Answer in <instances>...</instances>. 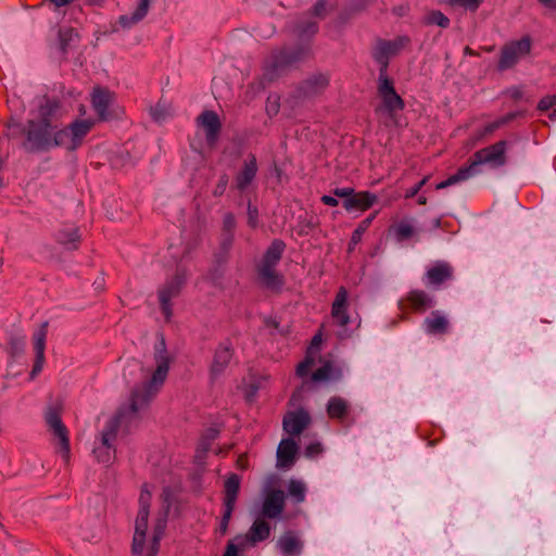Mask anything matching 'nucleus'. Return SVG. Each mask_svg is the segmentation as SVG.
Wrapping results in <instances>:
<instances>
[{"mask_svg": "<svg viewBox=\"0 0 556 556\" xmlns=\"http://www.w3.org/2000/svg\"><path fill=\"white\" fill-rule=\"evenodd\" d=\"M154 361L156 365L155 369L150 371L146 381L131 391L129 407L134 414L149 405L160 392L167 378L172 358L166 350L163 338L154 348Z\"/></svg>", "mask_w": 556, "mask_h": 556, "instance_id": "obj_1", "label": "nucleus"}, {"mask_svg": "<svg viewBox=\"0 0 556 556\" xmlns=\"http://www.w3.org/2000/svg\"><path fill=\"white\" fill-rule=\"evenodd\" d=\"M506 141L501 140L486 148L476 151L468 160L465 166L450 176L447 179L439 182L435 188L438 190L447 188L452 185L465 181L477 173V167L481 164H490L493 167H500L506 163Z\"/></svg>", "mask_w": 556, "mask_h": 556, "instance_id": "obj_2", "label": "nucleus"}, {"mask_svg": "<svg viewBox=\"0 0 556 556\" xmlns=\"http://www.w3.org/2000/svg\"><path fill=\"white\" fill-rule=\"evenodd\" d=\"M377 90L384 111L392 119H395L396 114L404 110L405 102L396 92L393 80L388 76V73H379Z\"/></svg>", "mask_w": 556, "mask_h": 556, "instance_id": "obj_3", "label": "nucleus"}, {"mask_svg": "<svg viewBox=\"0 0 556 556\" xmlns=\"http://www.w3.org/2000/svg\"><path fill=\"white\" fill-rule=\"evenodd\" d=\"M119 429V419L116 417L111 418L103 431L101 432L100 441L93 448L94 457L99 463L110 464L115 459L114 442L117 438Z\"/></svg>", "mask_w": 556, "mask_h": 556, "instance_id": "obj_4", "label": "nucleus"}, {"mask_svg": "<svg viewBox=\"0 0 556 556\" xmlns=\"http://www.w3.org/2000/svg\"><path fill=\"white\" fill-rule=\"evenodd\" d=\"M241 478L237 473L227 476L224 482V511L219 525L222 535L226 534L240 491Z\"/></svg>", "mask_w": 556, "mask_h": 556, "instance_id": "obj_5", "label": "nucleus"}, {"mask_svg": "<svg viewBox=\"0 0 556 556\" xmlns=\"http://www.w3.org/2000/svg\"><path fill=\"white\" fill-rule=\"evenodd\" d=\"M410 39L407 36L396 37L394 40H379L374 50V59L380 64L379 73H388L389 59L407 48Z\"/></svg>", "mask_w": 556, "mask_h": 556, "instance_id": "obj_6", "label": "nucleus"}, {"mask_svg": "<svg viewBox=\"0 0 556 556\" xmlns=\"http://www.w3.org/2000/svg\"><path fill=\"white\" fill-rule=\"evenodd\" d=\"M46 421L54 437L59 439V453L62 455L63 460L68 464L71 458L68 430L63 424L60 413L55 409H50L46 414Z\"/></svg>", "mask_w": 556, "mask_h": 556, "instance_id": "obj_7", "label": "nucleus"}, {"mask_svg": "<svg viewBox=\"0 0 556 556\" xmlns=\"http://www.w3.org/2000/svg\"><path fill=\"white\" fill-rule=\"evenodd\" d=\"M530 50L531 39L528 36L504 45L501 50L498 68L503 71L513 67L522 55L529 54Z\"/></svg>", "mask_w": 556, "mask_h": 556, "instance_id": "obj_8", "label": "nucleus"}, {"mask_svg": "<svg viewBox=\"0 0 556 556\" xmlns=\"http://www.w3.org/2000/svg\"><path fill=\"white\" fill-rule=\"evenodd\" d=\"M349 292L345 287L341 286L334 296V300L331 305V317L334 320L336 325L343 329L340 332L341 338H346L349 334L345 329L350 324V315H349Z\"/></svg>", "mask_w": 556, "mask_h": 556, "instance_id": "obj_9", "label": "nucleus"}, {"mask_svg": "<svg viewBox=\"0 0 556 556\" xmlns=\"http://www.w3.org/2000/svg\"><path fill=\"white\" fill-rule=\"evenodd\" d=\"M432 306V299L422 290H412L400 300L399 308L402 313L401 319L412 313H424Z\"/></svg>", "mask_w": 556, "mask_h": 556, "instance_id": "obj_10", "label": "nucleus"}, {"mask_svg": "<svg viewBox=\"0 0 556 556\" xmlns=\"http://www.w3.org/2000/svg\"><path fill=\"white\" fill-rule=\"evenodd\" d=\"M312 422L309 413L300 407L289 410L282 418V428L291 437L300 435Z\"/></svg>", "mask_w": 556, "mask_h": 556, "instance_id": "obj_11", "label": "nucleus"}, {"mask_svg": "<svg viewBox=\"0 0 556 556\" xmlns=\"http://www.w3.org/2000/svg\"><path fill=\"white\" fill-rule=\"evenodd\" d=\"M197 123L203 128L207 144L214 147L222 130V122L217 113L211 110L203 111L198 116Z\"/></svg>", "mask_w": 556, "mask_h": 556, "instance_id": "obj_12", "label": "nucleus"}, {"mask_svg": "<svg viewBox=\"0 0 556 556\" xmlns=\"http://www.w3.org/2000/svg\"><path fill=\"white\" fill-rule=\"evenodd\" d=\"M285 493L279 489H271L265 493L262 505V517L278 518L285 510Z\"/></svg>", "mask_w": 556, "mask_h": 556, "instance_id": "obj_13", "label": "nucleus"}, {"mask_svg": "<svg viewBox=\"0 0 556 556\" xmlns=\"http://www.w3.org/2000/svg\"><path fill=\"white\" fill-rule=\"evenodd\" d=\"M270 535V526L264 517L256 518L244 536H237L236 540L241 541L240 545L243 548L244 543L255 545L265 541Z\"/></svg>", "mask_w": 556, "mask_h": 556, "instance_id": "obj_14", "label": "nucleus"}, {"mask_svg": "<svg viewBox=\"0 0 556 556\" xmlns=\"http://www.w3.org/2000/svg\"><path fill=\"white\" fill-rule=\"evenodd\" d=\"M114 93L106 88L94 87L91 93V105L99 121H106L110 116L109 108L113 102Z\"/></svg>", "mask_w": 556, "mask_h": 556, "instance_id": "obj_15", "label": "nucleus"}, {"mask_svg": "<svg viewBox=\"0 0 556 556\" xmlns=\"http://www.w3.org/2000/svg\"><path fill=\"white\" fill-rule=\"evenodd\" d=\"M258 170L257 161L254 154H250L243 162L242 167L235 176V187L244 191L255 179Z\"/></svg>", "mask_w": 556, "mask_h": 556, "instance_id": "obj_16", "label": "nucleus"}, {"mask_svg": "<svg viewBox=\"0 0 556 556\" xmlns=\"http://www.w3.org/2000/svg\"><path fill=\"white\" fill-rule=\"evenodd\" d=\"M48 333V323H43L40 329L34 334V351L36 354L35 363L30 372V379H34L43 368L46 339Z\"/></svg>", "mask_w": 556, "mask_h": 556, "instance_id": "obj_17", "label": "nucleus"}, {"mask_svg": "<svg viewBox=\"0 0 556 556\" xmlns=\"http://www.w3.org/2000/svg\"><path fill=\"white\" fill-rule=\"evenodd\" d=\"M149 509L139 508L136 522L135 533L132 539V553L141 554L143 552L146 535L148 530Z\"/></svg>", "mask_w": 556, "mask_h": 556, "instance_id": "obj_18", "label": "nucleus"}, {"mask_svg": "<svg viewBox=\"0 0 556 556\" xmlns=\"http://www.w3.org/2000/svg\"><path fill=\"white\" fill-rule=\"evenodd\" d=\"M428 283L434 287H439L442 283L453 279L454 269L446 262H437L427 270Z\"/></svg>", "mask_w": 556, "mask_h": 556, "instance_id": "obj_19", "label": "nucleus"}, {"mask_svg": "<svg viewBox=\"0 0 556 556\" xmlns=\"http://www.w3.org/2000/svg\"><path fill=\"white\" fill-rule=\"evenodd\" d=\"M298 444L291 438L282 439L277 448V467L289 468L293 465Z\"/></svg>", "mask_w": 556, "mask_h": 556, "instance_id": "obj_20", "label": "nucleus"}, {"mask_svg": "<svg viewBox=\"0 0 556 556\" xmlns=\"http://www.w3.org/2000/svg\"><path fill=\"white\" fill-rule=\"evenodd\" d=\"M377 195L369 191L354 192L353 197L344 200L343 207L346 211L357 210L365 212L369 210L377 202Z\"/></svg>", "mask_w": 556, "mask_h": 556, "instance_id": "obj_21", "label": "nucleus"}, {"mask_svg": "<svg viewBox=\"0 0 556 556\" xmlns=\"http://www.w3.org/2000/svg\"><path fill=\"white\" fill-rule=\"evenodd\" d=\"M329 85V78L326 75L318 74L304 80L300 91L304 97H314L321 93Z\"/></svg>", "mask_w": 556, "mask_h": 556, "instance_id": "obj_22", "label": "nucleus"}, {"mask_svg": "<svg viewBox=\"0 0 556 556\" xmlns=\"http://www.w3.org/2000/svg\"><path fill=\"white\" fill-rule=\"evenodd\" d=\"M450 323L447 318L439 311L432 312L424 320V327L429 334H444L448 330Z\"/></svg>", "mask_w": 556, "mask_h": 556, "instance_id": "obj_23", "label": "nucleus"}, {"mask_svg": "<svg viewBox=\"0 0 556 556\" xmlns=\"http://www.w3.org/2000/svg\"><path fill=\"white\" fill-rule=\"evenodd\" d=\"M94 124L96 122L92 118H77L68 125L70 134L74 139L77 148L83 144L85 137L93 128Z\"/></svg>", "mask_w": 556, "mask_h": 556, "instance_id": "obj_24", "label": "nucleus"}, {"mask_svg": "<svg viewBox=\"0 0 556 556\" xmlns=\"http://www.w3.org/2000/svg\"><path fill=\"white\" fill-rule=\"evenodd\" d=\"M257 273L263 285L268 289L279 290L283 285V278L277 273L275 266L261 264Z\"/></svg>", "mask_w": 556, "mask_h": 556, "instance_id": "obj_25", "label": "nucleus"}, {"mask_svg": "<svg viewBox=\"0 0 556 556\" xmlns=\"http://www.w3.org/2000/svg\"><path fill=\"white\" fill-rule=\"evenodd\" d=\"M278 546L283 556H299L303 544L294 532H286L278 541Z\"/></svg>", "mask_w": 556, "mask_h": 556, "instance_id": "obj_26", "label": "nucleus"}, {"mask_svg": "<svg viewBox=\"0 0 556 556\" xmlns=\"http://www.w3.org/2000/svg\"><path fill=\"white\" fill-rule=\"evenodd\" d=\"M232 358V351L228 346H219L213 358L211 366V376L216 378L219 376L229 365Z\"/></svg>", "mask_w": 556, "mask_h": 556, "instance_id": "obj_27", "label": "nucleus"}, {"mask_svg": "<svg viewBox=\"0 0 556 556\" xmlns=\"http://www.w3.org/2000/svg\"><path fill=\"white\" fill-rule=\"evenodd\" d=\"M390 230L394 233L399 242L412 239L416 235V227L409 219H402L392 225Z\"/></svg>", "mask_w": 556, "mask_h": 556, "instance_id": "obj_28", "label": "nucleus"}, {"mask_svg": "<svg viewBox=\"0 0 556 556\" xmlns=\"http://www.w3.org/2000/svg\"><path fill=\"white\" fill-rule=\"evenodd\" d=\"M348 413L349 404L344 399L340 396H333L329 400L327 405V414L329 418L342 420L348 416Z\"/></svg>", "mask_w": 556, "mask_h": 556, "instance_id": "obj_29", "label": "nucleus"}, {"mask_svg": "<svg viewBox=\"0 0 556 556\" xmlns=\"http://www.w3.org/2000/svg\"><path fill=\"white\" fill-rule=\"evenodd\" d=\"M79 34L73 27H65L59 30V40H60V49L62 53H67V51L79 42Z\"/></svg>", "mask_w": 556, "mask_h": 556, "instance_id": "obj_30", "label": "nucleus"}, {"mask_svg": "<svg viewBox=\"0 0 556 556\" xmlns=\"http://www.w3.org/2000/svg\"><path fill=\"white\" fill-rule=\"evenodd\" d=\"M285 248L286 244L283 243V241L278 239L274 240L266 250L262 264L276 266L282 256Z\"/></svg>", "mask_w": 556, "mask_h": 556, "instance_id": "obj_31", "label": "nucleus"}, {"mask_svg": "<svg viewBox=\"0 0 556 556\" xmlns=\"http://www.w3.org/2000/svg\"><path fill=\"white\" fill-rule=\"evenodd\" d=\"M378 212H374L368 217L363 219L356 227V229L353 231L350 243H349V251H352L353 248L358 244L362 241L363 235L367 231V229L370 227L372 220L376 218Z\"/></svg>", "mask_w": 556, "mask_h": 556, "instance_id": "obj_32", "label": "nucleus"}, {"mask_svg": "<svg viewBox=\"0 0 556 556\" xmlns=\"http://www.w3.org/2000/svg\"><path fill=\"white\" fill-rule=\"evenodd\" d=\"M166 528V520L159 519L154 526L153 536L148 548L147 556H156L160 551V541Z\"/></svg>", "mask_w": 556, "mask_h": 556, "instance_id": "obj_33", "label": "nucleus"}, {"mask_svg": "<svg viewBox=\"0 0 556 556\" xmlns=\"http://www.w3.org/2000/svg\"><path fill=\"white\" fill-rule=\"evenodd\" d=\"M185 283V279L180 275H176L167 281L162 289L159 290V296L167 295L168 300L177 296Z\"/></svg>", "mask_w": 556, "mask_h": 556, "instance_id": "obj_34", "label": "nucleus"}, {"mask_svg": "<svg viewBox=\"0 0 556 556\" xmlns=\"http://www.w3.org/2000/svg\"><path fill=\"white\" fill-rule=\"evenodd\" d=\"M306 485L303 481L291 479L288 483V494L296 503H303L305 501Z\"/></svg>", "mask_w": 556, "mask_h": 556, "instance_id": "obj_35", "label": "nucleus"}, {"mask_svg": "<svg viewBox=\"0 0 556 556\" xmlns=\"http://www.w3.org/2000/svg\"><path fill=\"white\" fill-rule=\"evenodd\" d=\"M517 113H508L505 116H502L501 118L489 123L485 125L480 134L481 137H485L494 132L495 130L500 129L501 127L507 125L511 121H514L517 117Z\"/></svg>", "mask_w": 556, "mask_h": 556, "instance_id": "obj_36", "label": "nucleus"}, {"mask_svg": "<svg viewBox=\"0 0 556 556\" xmlns=\"http://www.w3.org/2000/svg\"><path fill=\"white\" fill-rule=\"evenodd\" d=\"M54 143L55 146L65 147L67 150L71 151L77 149L75 141L70 134L68 126L54 134Z\"/></svg>", "mask_w": 556, "mask_h": 556, "instance_id": "obj_37", "label": "nucleus"}, {"mask_svg": "<svg viewBox=\"0 0 556 556\" xmlns=\"http://www.w3.org/2000/svg\"><path fill=\"white\" fill-rule=\"evenodd\" d=\"M316 357L317 356L313 352V349H308L306 351L304 359L301 363H299V365L296 366V370H295L296 376H299L301 378L306 377L308 375V372L311 371L312 367L314 366Z\"/></svg>", "mask_w": 556, "mask_h": 556, "instance_id": "obj_38", "label": "nucleus"}, {"mask_svg": "<svg viewBox=\"0 0 556 556\" xmlns=\"http://www.w3.org/2000/svg\"><path fill=\"white\" fill-rule=\"evenodd\" d=\"M427 25H438L442 28L450 26V18L439 10H432L425 16Z\"/></svg>", "mask_w": 556, "mask_h": 556, "instance_id": "obj_39", "label": "nucleus"}, {"mask_svg": "<svg viewBox=\"0 0 556 556\" xmlns=\"http://www.w3.org/2000/svg\"><path fill=\"white\" fill-rule=\"evenodd\" d=\"M25 348V338L12 336L8 341L7 352L10 356L16 357L20 355Z\"/></svg>", "mask_w": 556, "mask_h": 556, "instance_id": "obj_40", "label": "nucleus"}, {"mask_svg": "<svg viewBox=\"0 0 556 556\" xmlns=\"http://www.w3.org/2000/svg\"><path fill=\"white\" fill-rule=\"evenodd\" d=\"M483 0H446L450 7H459L469 11H477Z\"/></svg>", "mask_w": 556, "mask_h": 556, "instance_id": "obj_41", "label": "nucleus"}, {"mask_svg": "<svg viewBox=\"0 0 556 556\" xmlns=\"http://www.w3.org/2000/svg\"><path fill=\"white\" fill-rule=\"evenodd\" d=\"M331 374V364L326 363L320 368L316 369L311 377V380L314 382L325 381L329 379V376Z\"/></svg>", "mask_w": 556, "mask_h": 556, "instance_id": "obj_42", "label": "nucleus"}, {"mask_svg": "<svg viewBox=\"0 0 556 556\" xmlns=\"http://www.w3.org/2000/svg\"><path fill=\"white\" fill-rule=\"evenodd\" d=\"M333 0H318L313 7V13L317 17H324L327 10L331 8Z\"/></svg>", "mask_w": 556, "mask_h": 556, "instance_id": "obj_43", "label": "nucleus"}, {"mask_svg": "<svg viewBox=\"0 0 556 556\" xmlns=\"http://www.w3.org/2000/svg\"><path fill=\"white\" fill-rule=\"evenodd\" d=\"M149 5H150V0H139L138 7L132 14V21L138 22V21L142 20L148 13Z\"/></svg>", "mask_w": 556, "mask_h": 556, "instance_id": "obj_44", "label": "nucleus"}, {"mask_svg": "<svg viewBox=\"0 0 556 556\" xmlns=\"http://www.w3.org/2000/svg\"><path fill=\"white\" fill-rule=\"evenodd\" d=\"M59 241H60L62 244H64V245L72 244V248H73V249H77V243H78V241H79V236H78L77 230H76V229H74V230L70 233V236H66V238H65V237H63V235H62V233H60V236H59Z\"/></svg>", "mask_w": 556, "mask_h": 556, "instance_id": "obj_45", "label": "nucleus"}, {"mask_svg": "<svg viewBox=\"0 0 556 556\" xmlns=\"http://www.w3.org/2000/svg\"><path fill=\"white\" fill-rule=\"evenodd\" d=\"M556 105V94L542 98L538 104V109L542 112L549 110Z\"/></svg>", "mask_w": 556, "mask_h": 556, "instance_id": "obj_46", "label": "nucleus"}, {"mask_svg": "<svg viewBox=\"0 0 556 556\" xmlns=\"http://www.w3.org/2000/svg\"><path fill=\"white\" fill-rule=\"evenodd\" d=\"M159 300H160L162 312L164 313L166 319H169L172 316L170 300H168L167 295H165V294L162 296H159Z\"/></svg>", "mask_w": 556, "mask_h": 556, "instance_id": "obj_47", "label": "nucleus"}, {"mask_svg": "<svg viewBox=\"0 0 556 556\" xmlns=\"http://www.w3.org/2000/svg\"><path fill=\"white\" fill-rule=\"evenodd\" d=\"M223 228L228 232H231L236 228V218L232 213H227L224 216Z\"/></svg>", "mask_w": 556, "mask_h": 556, "instance_id": "obj_48", "label": "nucleus"}, {"mask_svg": "<svg viewBox=\"0 0 556 556\" xmlns=\"http://www.w3.org/2000/svg\"><path fill=\"white\" fill-rule=\"evenodd\" d=\"M428 180H429V176L424 177L416 186H414L413 188L407 190L405 198L406 199L414 198L420 191V189L427 184Z\"/></svg>", "mask_w": 556, "mask_h": 556, "instance_id": "obj_49", "label": "nucleus"}, {"mask_svg": "<svg viewBox=\"0 0 556 556\" xmlns=\"http://www.w3.org/2000/svg\"><path fill=\"white\" fill-rule=\"evenodd\" d=\"M321 451H323L321 444L316 442V443H311L309 445L306 446L305 454H306V456L314 457V456L320 454Z\"/></svg>", "mask_w": 556, "mask_h": 556, "instance_id": "obj_50", "label": "nucleus"}, {"mask_svg": "<svg viewBox=\"0 0 556 556\" xmlns=\"http://www.w3.org/2000/svg\"><path fill=\"white\" fill-rule=\"evenodd\" d=\"M333 194L338 198H342L344 200L350 199V197H353L354 189L353 188H336L333 190Z\"/></svg>", "mask_w": 556, "mask_h": 556, "instance_id": "obj_51", "label": "nucleus"}, {"mask_svg": "<svg viewBox=\"0 0 556 556\" xmlns=\"http://www.w3.org/2000/svg\"><path fill=\"white\" fill-rule=\"evenodd\" d=\"M248 223L252 228L257 226V208L252 207L250 204L248 206Z\"/></svg>", "mask_w": 556, "mask_h": 556, "instance_id": "obj_52", "label": "nucleus"}, {"mask_svg": "<svg viewBox=\"0 0 556 556\" xmlns=\"http://www.w3.org/2000/svg\"><path fill=\"white\" fill-rule=\"evenodd\" d=\"M150 500H151V493L146 488H142L141 494L139 497L140 508L149 509Z\"/></svg>", "mask_w": 556, "mask_h": 556, "instance_id": "obj_53", "label": "nucleus"}, {"mask_svg": "<svg viewBox=\"0 0 556 556\" xmlns=\"http://www.w3.org/2000/svg\"><path fill=\"white\" fill-rule=\"evenodd\" d=\"M236 466L240 470H247L249 468V457L247 453H242L238 456Z\"/></svg>", "mask_w": 556, "mask_h": 556, "instance_id": "obj_54", "label": "nucleus"}, {"mask_svg": "<svg viewBox=\"0 0 556 556\" xmlns=\"http://www.w3.org/2000/svg\"><path fill=\"white\" fill-rule=\"evenodd\" d=\"M227 182H228L227 177L226 176L222 177L219 182L217 184L213 194L215 197L222 195L226 189Z\"/></svg>", "mask_w": 556, "mask_h": 556, "instance_id": "obj_55", "label": "nucleus"}, {"mask_svg": "<svg viewBox=\"0 0 556 556\" xmlns=\"http://www.w3.org/2000/svg\"><path fill=\"white\" fill-rule=\"evenodd\" d=\"M320 343H321V334L317 333L313 337L311 346L308 348V349H313V352L315 353L316 356L318 354V348H319Z\"/></svg>", "mask_w": 556, "mask_h": 556, "instance_id": "obj_56", "label": "nucleus"}, {"mask_svg": "<svg viewBox=\"0 0 556 556\" xmlns=\"http://www.w3.org/2000/svg\"><path fill=\"white\" fill-rule=\"evenodd\" d=\"M223 556H238L237 545H235L232 542H229Z\"/></svg>", "mask_w": 556, "mask_h": 556, "instance_id": "obj_57", "label": "nucleus"}, {"mask_svg": "<svg viewBox=\"0 0 556 556\" xmlns=\"http://www.w3.org/2000/svg\"><path fill=\"white\" fill-rule=\"evenodd\" d=\"M320 200L325 205L329 206H337L339 204L338 200L331 195H323Z\"/></svg>", "mask_w": 556, "mask_h": 556, "instance_id": "obj_58", "label": "nucleus"}, {"mask_svg": "<svg viewBox=\"0 0 556 556\" xmlns=\"http://www.w3.org/2000/svg\"><path fill=\"white\" fill-rule=\"evenodd\" d=\"M106 0H85V4L92 8H102Z\"/></svg>", "mask_w": 556, "mask_h": 556, "instance_id": "obj_59", "label": "nucleus"}, {"mask_svg": "<svg viewBox=\"0 0 556 556\" xmlns=\"http://www.w3.org/2000/svg\"><path fill=\"white\" fill-rule=\"evenodd\" d=\"M538 1L546 8L556 10V0H538Z\"/></svg>", "mask_w": 556, "mask_h": 556, "instance_id": "obj_60", "label": "nucleus"}, {"mask_svg": "<svg viewBox=\"0 0 556 556\" xmlns=\"http://www.w3.org/2000/svg\"><path fill=\"white\" fill-rule=\"evenodd\" d=\"M317 31V25L315 23H312L307 26V28L302 29V34H315Z\"/></svg>", "mask_w": 556, "mask_h": 556, "instance_id": "obj_61", "label": "nucleus"}, {"mask_svg": "<svg viewBox=\"0 0 556 556\" xmlns=\"http://www.w3.org/2000/svg\"><path fill=\"white\" fill-rule=\"evenodd\" d=\"M464 53L467 54V55H471V56H478L479 53L476 52L475 50H472L470 47H465L464 49Z\"/></svg>", "mask_w": 556, "mask_h": 556, "instance_id": "obj_62", "label": "nucleus"}, {"mask_svg": "<svg viewBox=\"0 0 556 556\" xmlns=\"http://www.w3.org/2000/svg\"><path fill=\"white\" fill-rule=\"evenodd\" d=\"M511 96L515 99H519L521 97V91L519 89H514Z\"/></svg>", "mask_w": 556, "mask_h": 556, "instance_id": "obj_63", "label": "nucleus"}, {"mask_svg": "<svg viewBox=\"0 0 556 556\" xmlns=\"http://www.w3.org/2000/svg\"><path fill=\"white\" fill-rule=\"evenodd\" d=\"M210 432H211V439L212 440L217 438V435H218V431L217 430L211 429Z\"/></svg>", "mask_w": 556, "mask_h": 556, "instance_id": "obj_64", "label": "nucleus"}]
</instances>
